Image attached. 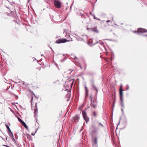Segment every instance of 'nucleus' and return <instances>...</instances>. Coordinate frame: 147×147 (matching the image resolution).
<instances>
[{"label":"nucleus","instance_id":"f704fd0d","mask_svg":"<svg viewBox=\"0 0 147 147\" xmlns=\"http://www.w3.org/2000/svg\"><path fill=\"white\" fill-rule=\"evenodd\" d=\"M82 17L83 18H85V16L84 15H82Z\"/></svg>","mask_w":147,"mask_h":147},{"label":"nucleus","instance_id":"e433bc0d","mask_svg":"<svg viewBox=\"0 0 147 147\" xmlns=\"http://www.w3.org/2000/svg\"><path fill=\"white\" fill-rule=\"evenodd\" d=\"M3 146H6V147H10L9 146H7V145H3Z\"/></svg>","mask_w":147,"mask_h":147},{"label":"nucleus","instance_id":"c756f323","mask_svg":"<svg viewBox=\"0 0 147 147\" xmlns=\"http://www.w3.org/2000/svg\"><path fill=\"white\" fill-rule=\"evenodd\" d=\"M92 106H93L94 108H95L96 107V105H94V104H93Z\"/></svg>","mask_w":147,"mask_h":147},{"label":"nucleus","instance_id":"dca6fc26","mask_svg":"<svg viewBox=\"0 0 147 147\" xmlns=\"http://www.w3.org/2000/svg\"><path fill=\"white\" fill-rule=\"evenodd\" d=\"M100 45L103 47L104 49L106 51V47L104 45V43L103 42H101L100 43Z\"/></svg>","mask_w":147,"mask_h":147},{"label":"nucleus","instance_id":"aec40b11","mask_svg":"<svg viewBox=\"0 0 147 147\" xmlns=\"http://www.w3.org/2000/svg\"><path fill=\"white\" fill-rule=\"evenodd\" d=\"M38 113V109H35L34 110V114L35 115L36 113Z\"/></svg>","mask_w":147,"mask_h":147},{"label":"nucleus","instance_id":"6ab92c4d","mask_svg":"<svg viewBox=\"0 0 147 147\" xmlns=\"http://www.w3.org/2000/svg\"><path fill=\"white\" fill-rule=\"evenodd\" d=\"M19 121L22 124L23 123L25 122L23 121L22 119H21L20 120H19Z\"/></svg>","mask_w":147,"mask_h":147},{"label":"nucleus","instance_id":"4d7b16f0","mask_svg":"<svg viewBox=\"0 0 147 147\" xmlns=\"http://www.w3.org/2000/svg\"><path fill=\"white\" fill-rule=\"evenodd\" d=\"M70 8L71 9V7H70Z\"/></svg>","mask_w":147,"mask_h":147},{"label":"nucleus","instance_id":"f8f14e48","mask_svg":"<svg viewBox=\"0 0 147 147\" xmlns=\"http://www.w3.org/2000/svg\"><path fill=\"white\" fill-rule=\"evenodd\" d=\"M112 98H113V100H114V102H113V110L114 106L115 105V95H114V96H113V94H112Z\"/></svg>","mask_w":147,"mask_h":147},{"label":"nucleus","instance_id":"2eb2a0df","mask_svg":"<svg viewBox=\"0 0 147 147\" xmlns=\"http://www.w3.org/2000/svg\"><path fill=\"white\" fill-rule=\"evenodd\" d=\"M76 38L78 40L82 41L83 40V39L82 38H80L78 36H77V37H76Z\"/></svg>","mask_w":147,"mask_h":147},{"label":"nucleus","instance_id":"473e14b6","mask_svg":"<svg viewBox=\"0 0 147 147\" xmlns=\"http://www.w3.org/2000/svg\"><path fill=\"white\" fill-rule=\"evenodd\" d=\"M72 58H73L74 59H77V58L75 56H73V57H72Z\"/></svg>","mask_w":147,"mask_h":147},{"label":"nucleus","instance_id":"f3484780","mask_svg":"<svg viewBox=\"0 0 147 147\" xmlns=\"http://www.w3.org/2000/svg\"><path fill=\"white\" fill-rule=\"evenodd\" d=\"M91 98V106H92V105H93V104H94V101L92 100V98L93 97L92 96H90Z\"/></svg>","mask_w":147,"mask_h":147},{"label":"nucleus","instance_id":"a18cd8bd","mask_svg":"<svg viewBox=\"0 0 147 147\" xmlns=\"http://www.w3.org/2000/svg\"><path fill=\"white\" fill-rule=\"evenodd\" d=\"M80 68H81V69H82V66H81V65H80Z\"/></svg>","mask_w":147,"mask_h":147},{"label":"nucleus","instance_id":"c9c22d12","mask_svg":"<svg viewBox=\"0 0 147 147\" xmlns=\"http://www.w3.org/2000/svg\"><path fill=\"white\" fill-rule=\"evenodd\" d=\"M65 58L64 59H63L61 60L60 61L61 62H63L65 60Z\"/></svg>","mask_w":147,"mask_h":147},{"label":"nucleus","instance_id":"9d476101","mask_svg":"<svg viewBox=\"0 0 147 147\" xmlns=\"http://www.w3.org/2000/svg\"><path fill=\"white\" fill-rule=\"evenodd\" d=\"M74 121L75 122H77L78 121L79 119V116L78 115H76L74 118Z\"/></svg>","mask_w":147,"mask_h":147},{"label":"nucleus","instance_id":"7ed1b4c3","mask_svg":"<svg viewBox=\"0 0 147 147\" xmlns=\"http://www.w3.org/2000/svg\"><path fill=\"white\" fill-rule=\"evenodd\" d=\"M82 114L84 120L86 123L89 121V118L87 117L86 112L84 111H82Z\"/></svg>","mask_w":147,"mask_h":147},{"label":"nucleus","instance_id":"a878e982","mask_svg":"<svg viewBox=\"0 0 147 147\" xmlns=\"http://www.w3.org/2000/svg\"><path fill=\"white\" fill-rule=\"evenodd\" d=\"M37 130V129L36 130L35 132L34 133H31V135H32V136H34L35 135V133L36 132Z\"/></svg>","mask_w":147,"mask_h":147},{"label":"nucleus","instance_id":"cd10ccee","mask_svg":"<svg viewBox=\"0 0 147 147\" xmlns=\"http://www.w3.org/2000/svg\"><path fill=\"white\" fill-rule=\"evenodd\" d=\"M98 43V42H97H97H96V43H93V41H92V45H95V44H96V43Z\"/></svg>","mask_w":147,"mask_h":147},{"label":"nucleus","instance_id":"a211bd4d","mask_svg":"<svg viewBox=\"0 0 147 147\" xmlns=\"http://www.w3.org/2000/svg\"><path fill=\"white\" fill-rule=\"evenodd\" d=\"M27 138L29 140H30L31 139V136L28 134H27Z\"/></svg>","mask_w":147,"mask_h":147},{"label":"nucleus","instance_id":"393cba45","mask_svg":"<svg viewBox=\"0 0 147 147\" xmlns=\"http://www.w3.org/2000/svg\"><path fill=\"white\" fill-rule=\"evenodd\" d=\"M92 87L94 88V89H95V88H96V87L95 86V85H94V84H92Z\"/></svg>","mask_w":147,"mask_h":147},{"label":"nucleus","instance_id":"58836bf2","mask_svg":"<svg viewBox=\"0 0 147 147\" xmlns=\"http://www.w3.org/2000/svg\"><path fill=\"white\" fill-rule=\"evenodd\" d=\"M99 124L102 127H103V125L102 124H101L100 123Z\"/></svg>","mask_w":147,"mask_h":147},{"label":"nucleus","instance_id":"412c9836","mask_svg":"<svg viewBox=\"0 0 147 147\" xmlns=\"http://www.w3.org/2000/svg\"><path fill=\"white\" fill-rule=\"evenodd\" d=\"M33 96H32V98H31V100L30 102L31 103V104L32 106V102L33 101Z\"/></svg>","mask_w":147,"mask_h":147},{"label":"nucleus","instance_id":"b1692460","mask_svg":"<svg viewBox=\"0 0 147 147\" xmlns=\"http://www.w3.org/2000/svg\"><path fill=\"white\" fill-rule=\"evenodd\" d=\"M5 126H6V128H7V129H8L9 128V127L8 126V125H7L5 124Z\"/></svg>","mask_w":147,"mask_h":147},{"label":"nucleus","instance_id":"c03bdc74","mask_svg":"<svg viewBox=\"0 0 147 147\" xmlns=\"http://www.w3.org/2000/svg\"><path fill=\"white\" fill-rule=\"evenodd\" d=\"M108 23L110 22V20H108L106 21Z\"/></svg>","mask_w":147,"mask_h":147},{"label":"nucleus","instance_id":"72a5a7b5","mask_svg":"<svg viewBox=\"0 0 147 147\" xmlns=\"http://www.w3.org/2000/svg\"><path fill=\"white\" fill-rule=\"evenodd\" d=\"M127 88L126 89V90H128L129 88V86L128 85H127Z\"/></svg>","mask_w":147,"mask_h":147},{"label":"nucleus","instance_id":"603ef678","mask_svg":"<svg viewBox=\"0 0 147 147\" xmlns=\"http://www.w3.org/2000/svg\"><path fill=\"white\" fill-rule=\"evenodd\" d=\"M30 0H28V2H29L30 1Z\"/></svg>","mask_w":147,"mask_h":147},{"label":"nucleus","instance_id":"6e6552de","mask_svg":"<svg viewBox=\"0 0 147 147\" xmlns=\"http://www.w3.org/2000/svg\"><path fill=\"white\" fill-rule=\"evenodd\" d=\"M92 145L93 146L95 147L97 146V139L96 138L93 140Z\"/></svg>","mask_w":147,"mask_h":147},{"label":"nucleus","instance_id":"0eeeda50","mask_svg":"<svg viewBox=\"0 0 147 147\" xmlns=\"http://www.w3.org/2000/svg\"><path fill=\"white\" fill-rule=\"evenodd\" d=\"M122 85L121 86L119 89V96L120 99H123V90L122 89Z\"/></svg>","mask_w":147,"mask_h":147},{"label":"nucleus","instance_id":"423d86ee","mask_svg":"<svg viewBox=\"0 0 147 147\" xmlns=\"http://www.w3.org/2000/svg\"><path fill=\"white\" fill-rule=\"evenodd\" d=\"M63 33L64 34L66 35L65 37H66L67 38L69 39V40H67V41H71L72 40V38H70L69 34L67 33V31L66 30L64 31Z\"/></svg>","mask_w":147,"mask_h":147},{"label":"nucleus","instance_id":"7c9ffc66","mask_svg":"<svg viewBox=\"0 0 147 147\" xmlns=\"http://www.w3.org/2000/svg\"><path fill=\"white\" fill-rule=\"evenodd\" d=\"M85 89H86V94L87 91H88V89H87V87L86 86L85 87Z\"/></svg>","mask_w":147,"mask_h":147},{"label":"nucleus","instance_id":"de8ad7c7","mask_svg":"<svg viewBox=\"0 0 147 147\" xmlns=\"http://www.w3.org/2000/svg\"><path fill=\"white\" fill-rule=\"evenodd\" d=\"M145 36H147V35H144Z\"/></svg>","mask_w":147,"mask_h":147},{"label":"nucleus","instance_id":"39448f33","mask_svg":"<svg viewBox=\"0 0 147 147\" xmlns=\"http://www.w3.org/2000/svg\"><path fill=\"white\" fill-rule=\"evenodd\" d=\"M67 40L66 39H59L57 40L56 41L57 43H63L67 42Z\"/></svg>","mask_w":147,"mask_h":147},{"label":"nucleus","instance_id":"c85d7f7f","mask_svg":"<svg viewBox=\"0 0 147 147\" xmlns=\"http://www.w3.org/2000/svg\"><path fill=\"white\" fill-rule=\"evenodd\" d=\"M71 69H69V70H68L67 71H65V73H67V74H68V71H71Z\"/></svg>","mask_w":147,"mask_h":147},{"label":"nucleus","instance_id":"49530a36","mask_svg":"<svg viewBox=\"0 0 147 147\" xmlns=\"http://www.w3.org/2000/svg\"><path fill=\"white\" fill-rule=\"evenodd\" d=\"M0 96H2V94H1V93L0 92Z\"/></svg>","mask_w":147,"mask_h":147},{"label":"nucleus","instance_id":"f03ea898","mask_svg":"<svg viewBox=\"0 0 147 147\" xmlns=\"http://www.w3.org/2000/svg\"><path fill=\"white\" fill-rule=\"evenodd\" d=\"M134 32L135 33H137L138 34L139 33H146L147 32V30L141 28H138L137 29V30L134 31Z\"/></svg>","mask_w":147,"mask_h":147},{"label":"nucleus","instance_id":"37998d69","mask_svg":"<svg viewBox=\"0 0 147 147\" xmlns=\"http://www.w3.org/2000/svg\"><path fill=\"white\" fill-rule=\"evenodd\" d=\"M17 118L18 119V121H19V120H20L21 119L19 117H17Z\"/></svg>","mask_w":147,"mask_h":147},{"label":"nucleus","instance_id":"4be33fe9","mask_svg":"<svg viewBox=\"0 0 147 147\" xmlns=\"http://www.w3.org/2000/svg\"><path fill=\"white\" fill-rule=\"evenodd\" d=\"M69 82L72 81V82L71 84V86H73V84H74V81L72 80H69Z\"/></svg>","mask_w":147,"mask_h":147},{"label":"nucleus","instance_id":"09e8293b","mask_svg":"<svg viewBox=\"0 0 147 147\" xmlns=\"http://www.w3.org/2000/svg\"><path fill=\"white\" fill-rule=\"evenodd\" d=\"M73 71V70H72L70 73H71Z\"/></svg>","mask_w":147,"mask_h":147},{"label":"nucleus","instance_id":"4c0bfd02","mask_svg":"<svg viewBox=\"0 0 147 147\" xmlns=\"http://www.w3.org/2000/svg\"><path fill=\"white\" fill-rule=\"evenodd\" d=\"M8 132H11V131L10 129V128H9L8 129Z\"/></svg>","mask_w":147,"mask_h":147},{"label":"nucleus","instance_id":"6e6d98bb","mask_svg":"<svg viewBox=\"0 0 147 147\" xmlns=\"http://www.w3.org/2000/svg\"><path fill=\"white\" fill-rule=\"evenodd\" d=\"M7 137H6V140H7Z\"/></svg>","mask_w":147,"mask_h":147},{"label":"nucleus","instance_id":"ddd939ff","mask_svg":"<svg viewBox=\"0 0 147 147\" xmlns=\"http://www.w3.org/2000/svg\"><path fill=\"white\" fill-rule=\"evenodd\" d=\"M121 100V107H122L123 108H124V106L123 103V99H120Z\"/></svg>","mask_w":147,"mask_h":147},{"label":"nucleus","instance_id":"f257e3e1","mask_svg":"<svg viewBox=\"0 0 147 147\" xmlns=\"http://www.w3.org/2000/svg\"><path fill=\"white\" fill-rule=\"evenodd\" d=\"M98 129V128L96 127L94 125H92L90 128L91 132L93 134H97Z\"/></svg>","mask_w":147,"mask_h":147},{"label":"nucleus","instance_id":"13d9d810","mask_svg":"<svg viewBox=\"0 0 147 147\" xmlns=\"http://www.w3.org/2000/svg\"><path fill=\"white\" fill-rule=\"evenodd\" d=\"M97 1V0H96V1Z\"/></svg>","mask_w":147,"mask_h":147},{"label":"nucleus","instance_id":"3c124183","mask_svg":"<svg viewBox=\"0 0 147 147\" xmlns=\"http://www.w3.org/2000/svg\"><path fill=\"white\" fill-rule=\"evenodd\" d=\"M41 55L42 56H43V54H41Z\"/></svg>","mask_w":147,"mask_h":147},{"label":"nucleus","instance_id":"2f4dec72","mask_svg":"<svg viewBox=\"0 0 147 147\" xmlns=\"http://www.w3.org/2000/svg\"><path fill=\"white\" fill-rule=\"evenodd\" d=\"M37 103H36V104H35V107L36 108V109H37Z\"/></svg>","mask_w":147,"mask_h":147},{"label":"nucleus","instance_id":"1a4fd4ad","mask_svg":"<svg viewBox=\"0 0 147 147\" xmlns=\"http://www.w3.org/2000/svg\"><path fill=\"white\" fill-rule=\"evenodd\" d=\"M89 29L92 30L93 31L96 33H98L99 32V31L97 28V26H95L92 28H90Z\"/></svg>","mask_w":147,"mask_h":147},{"label":"nucleus","instance_id":"5fc2aeb1","mask_svg":"<svg viewBox=\"0 0 147 147\" xmlns=\"http://www.w3.org/2000/svg\"><path fill=\"white\" fill-rule=\"evenodd\" d=\"M121 25H122V24H123V23H121Z\"/></svg>","mask_w":147,"mask_h":147},{"label":"nucleus","instance_id":"bb28decb","mask_svg":"<svg viewBox=\"0 0 147 147\" xmlns=\"http://www.w3.org/2000/svg\"><path fill=\"white\" fill-rule=\"evenodd\" d=\"M93 115L95 117L96 116V113L95 112H94L93 113Z\"/></svg>","mask_w":147,"mask_h":147},{"label":"nucleus","instance_id":"ea45409f","mask_svg":"<svg viewBox=\"0 0 147 147\" xmlns=\"http://www.w3.org/2000/svg\"><path fill=\"white\" fill-rule=\"evenodd\" d=\"M95 89L96 90V92H98V90L97 89V88H95Z\"/></svg>","mask_w":147,"mask_h":147},{"label":"nucleus","instance_id":"864d4df0","mask_svg":"<svg viewBox=\"0 0 147 147\" xmlns=\"http://www.w3.org/2000/svg\"><path fill=\"white\" fill-rule=\"evenodd\" d=\"M4 79H5L6 80H6L5 79V78H4Z\"/></svg>","mask_w":147,"mask_h":147},{"label":"nucleus","instance_id":"20e7f679","mask_svg":"<svg viewBox=\"0 0 147 147\" xmlns=\"http://www.w3.org/2000/svg\"><path fill=\"white\" fill-rule=\"evenodd\" d=\"M54 4L55 6L57 8H59L61 6V4L60 2L57 0H55L54 1Z\"/></svg>","mask_w":147,"mask_h":147},{"label":"nucleus","instance_id":"4468645a","mask_svg":"<svg viewBox=\"0 0 147 147\" xmlns=\"http://www.w3.org/2000/svg\"><path fill=\"white\" fill-rule=\"evenodd\" d=\"M27 130L28 129V127L26 123L24 122L22 124Z\"/></svg>","mask_w":147,"mask_h":147},{"label":"nucleus","instance_id":"9b49d317","mask_svg":"<svg viewBox=\"0 0 147 147\" xmlns=\"http://www.w3.org/2000/svg\"><path fill=\"white\" fill-rule=\"evenodd\" d=\"M8 132V133L9 135V136L11 138H13L14 141H15V140L14 139L13 136L12 132Z\"/></svg>","mask_w":147,"mask_h":147},{"label":"nucleus","instance_id":"5701e85b","mask_svg":"<svg viewBox=\"0 0 147 147\" xmlns=\"http://www.w3.org/2000/svg\"><path fill=\"white\" fill-rule=\"evenodd\" d=\"M94 18L95 19H97L98 20H100V19L99 18H97L94 15Z\"/></svg>","mask_w":147,"mask_h":147},{"label":"nucleus","instance_id":"a19ab883","mask_svg":"<svg viewBox=\"0 0 147 147\" xmlns=\"http://www.w3.org/2000/svg\"><path fill=\"white\" fill-rule=\"evenodd\" d=\"M121 111L122 112V113H124L123 110V109H121Z\"/></svg>","mask_w":147,"mask_h":147},{"label":"nucleus","instance_id":"79ce46f5","mask_svg":"<svg viewBox=\"0 0 147 147\" xmlns=\"http://www.w3.org/2000/svg\"><path fill=\"white\" fill-rule=\"evenodd\" d=\"M17 118L18 119V121H19V120H20L21 119L19 117H17Z\"/></svg>","mask_w":147,"mask_h":147},{"label":"nucleus","instance_id":"8fccbe9b","mask_svg":"<svg viewBox=\"0 0 147 147\" xmlns=\"http://www.w3.org/2000/svg\"><path fill=\"white\" fill-rule=\"evenodd\" d=\"M17 117H18L17 115H16V117L17 118Z\"/></svg>","mask_w":147,"mask_h":147}]
</instances>
